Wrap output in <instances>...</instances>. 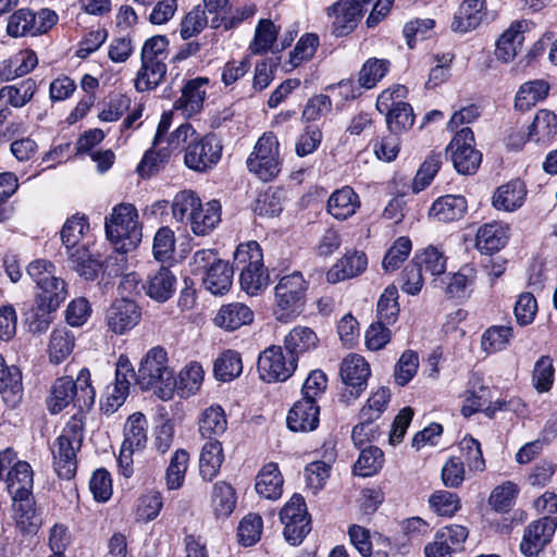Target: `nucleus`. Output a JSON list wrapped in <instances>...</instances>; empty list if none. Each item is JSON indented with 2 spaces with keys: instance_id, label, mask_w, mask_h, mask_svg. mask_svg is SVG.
Instances as JSON below:
<instances>
[{
  "instance_id": "nucleus-1",
  "label": "nucleus",
  "mask_w": 557,
  "mask_h": 557,
  "mask_svg": "<svg viewBox=\"0 0 557 557\" xmlns=\"http://www.w3.org/2000/svg\"><path fill=\"white\" fill-rule=\"evenodd\" d=\"M104 226L107 237L116 250L110 260L124 262L125 255L137 247L143 236L136 208L129 203L115 206L110 216L106 219Z\"/></svg>"
},
{
  "instance_id": "nucleus-2",
  "label": "nucleus",
  "mask_w": 557,
  "mask_h": 557,
  "mask_svg": "<svg viewBox=\"0 0 557 557\" xmlns=\"http://www.w3.org/2000/svg\"><path fill=\"white\" fill-rule=\"evenodd\" d=\"M84 418L82 413L73 414L51 447L53 468L60 479L71 480L76 473V453L84 440Z\"/></svg>"
},
{
  "instance_id": "nucleus-3",
  "label": "nucleus",
  "mask_w": 557,
  "mask_h": 557,
  "mask_svg": "<svg viewBox=\"0 0 557 557\" xmlns=\"http://www.w3.org/2000/svg\"><path fill=\"white\" fill-rule=\"evenodd\" d=\"M71 403L83 413L84 409L90 408L95 403V391L90 383V372L82 369L76 377L62 376L55 380L48 399V409L51 413L61 412Z\"/></svg>"
},
{
  "instance_id": "nucleus-4",
  "label": "nucleus",
  "mask_w": 557,
  "mask_h": 557,
  "mask_svg": "<svg viewBox=\"0 0 557 557\" xmlns=\"http://www.w3.org/2000/svg\"><path fill=\"white\" fill-rule=\"evenodd\" d=\"M136 384L143 391L153 389L164 400L171 399L175 391L173 370L168 366V354L161 347H153L143 358Z\"/></svg>"
},
{
  "instance_id": "nucleus-5",
  "label": "nucleus",
  "mask_w": 557,
  "mask_h": 557,
  "mask_svg": "<svg viewBox=\"0 0 557 557\" xmlns=\"http://www.w3.org/2000/svg\"><path fill=\"white\" fill-rule=\"evenodd\" d=\"M169 58V40L165 36L157 35L144 42L140 59L141 66L135 79L138 91L156 88L166 74Z\"/></svg>"
},
{
  "instance_id": "nucleus-6",
  "label": "nucleus",
  "mask_w": 557,
  "mask_h": 557,
  "mask_svg": "<svg viewBox=\"0 0 557 557\" xmlns=\"http://www.w3.org/2000/svg\"><path fill=\"white\" fill-rule=\"evenodd\" d=\"M308 283L295 271L280 278L274 287V315L280 322H289L300 314L306 302Z\"/></svg>"
},
{
  "instance_id": "nucleus-7",
  "label": "nucleus",
  "mask_w": 557,
  "mask_h": 557,
  "mask_svg": "<svg viewBox=\"0 0 557 557\" xmlns=\"http://www.w3.org/2000/svg\"><path fill=\"white\" fill-rule=\"evenodd\" d=\"M248 170L260 180L269 182L281 172L280 144L272 133H264L247 159Z\"/></svg>"
},
{
  "instance_id": "nucleus-8",
  "label": "nucleus",
  "mask_w": 557,
  "mask_h": 557,
  "mask_svg": "<svg viewBox=\"0 0 557 557\" xmlns=\"http://www.w3.org/2000/svg\"><path fill=\"white\" fill-rule=\"evenodd\" d=\"M406 92L405 86L397 85L382 91L376 99V109L381 113H386L388 129L394 134L410 128L414 122L411 106L396 100L405 97Z\"/></svg>"
},
{
  "instance_id": "nucleus-9",
  "label": "nucleus",
  "mask_w": 557,
  "mask_h": 557,
  "mask_svg": "<svg viewBox=\"0 0 557 557\" xmlns=\"http://www.w3.org/2000/svg\"><path fill=\"white\" fill-rule=\"evenodd\" d=\"M222 145L214 134L194 137L184 147V163L195 172L203 173L218 164L222 157Z\"/></svg>"
},
{
  "instance_id": "nucleus-10",
  "label": "nucleus",
  "mask_w": 557,
  "mask_h": 557,
  "mask_svg": "<svg viewBox=\"0 0 557 557\" xmlns=\"http://www.w3.org/2000/svg\"><path fill=\"white\" fill-rule=\"evenodd\" d=\"M57 21L58 15L49 9H20L9 17L7 32L11 37L37 36L47 33Z\"/></svg>"
},
{
  "instance_id": "nucleus-11",
  "label": "nucleus",
  "mask_w": 557,
  "mask_h": 557,
  "mask_svg": "<svg viewBox=\"0 0 557 557\" xmlns=\"http://www.w3.org/2000/svg\"><path fill=\"white\" fill-rule=\"evenodd\" d=\"M373 0H338L326 9L332 18V32L342 37L350 34L360 22Z\"/></svg>"
},
{
  "instance_id": "nucleus-12",
  "label": "nucleus",
  "mask_w": 557,
  "mask_h": 557,
  "mask_svg": "<svg viewBox=\"0 0 557 557\" xmlns=\"http://www.w3.org/2000/svg\"><path fill=\"white\" fill-rule=\"evenodd\" d=\"M370 373V366L363 357L356 354L345 357L339 371L344 384L342 399L346 403L357 399L366 389Z\"/></svg>"
},
{
  "instance_id": "nucleus-13",
  "label": "nucleus",
  "mask_w": 557,
  "mask_h": 557,
  "mask_svg": "<svg viewBox=\"0 0 557 557\" xmlns=\"http://www.w3.org/2000/svg\"><path fill=\"white\" fill-rule=\"evenodd\" d=\"M455 169L461 174L474 173L482 160L480 151L474 149V134L469 127L456 133L447 147Z\"/></svg>"
},
{
  "instance_id": "nucleus-14",
  "label": "nucleus",
  "mask_w": 557,
  "mask_h": 557,
  "mask_svg": "<svg viewBox=\"0 0 557 557\" xmlns=\"http://www.w3.org/2000/svg\"><path fill=\"white\" fill-rule=\"evenodd\" d=\"M296 368V358L285 357L281 346H270L259 355L258 372L260 379L264 382H284L294 373Z\"/></svg>"
},
{
  "instance_id": "nucleus-15",
  "label": "nucleus",
  "mask_w": 557,
  "mask_h": 557,
  "mask_svg": "<svg viewBox=\"0 0 557 557\" xmlns=\"http://www.w3.org/2000/svg\"><path fill=\"white\" fill-rule=\"evenodd\" d=\"M557 529V520L549 516L530 523L520 544L521 553L527 557L536 556L550 542Z\"/></svg>"
},
{
  "instance_id": "nucleus-16",
  "label": "nucleus",
  "mask_w": 557,
  "mask_h": 557,
  "mask_svg": "<svg viewBox=\"0 0 557 557\" xmlns=\"http://www.w3.org/2000/svg\"><path fill=\"white\" fill-rule=\"evenodd\" d=\"M140 315V309L133 300L116 299L106 312V323L111 332L123 335L139 323Z\"/></svg>"
},
{
  "instance_id": "nucleus-17",
  "label": "nucleus",
  "mask_w": 557,
  "mask_h": 557,
  "mask_svg": "<svg viewBox=\"0 0 557 557\" xmlns=\"http://www.w3.org/2000/svg\"><path fill=\"white\" fill-rule=\"evenodd\" d=\"M209 84L207 77L187 81L182 87L181 97L174 102V109L187 117L198 114L203 108Z\"/></svg>"
},
{
  "instance_id": "nucleus-18",
  "label": "nucleus",
  "mask_w": 557,
  "mask_h": 557,
  "mask_svg": "<svg viewBox=\"0 0 557 557\" xmlns=\"http://www.w3.org/2000/svg\"><path fill=\"white\" fill-rule=\"evenodd\" d=\"M319 414L320 407L317 401L300 398L287 413V426L293 432L314 431L320 422Z\"/></svg>"
},
{
  "instance_id": "nucleus-19",
  "label": "nucleus",
  "mask_w": 557,
  "mask_h": 557,
  "mask_svg": "<svg viewBox=\"0 0 557 557\" xmlns=\"http://www.w3.org/2000/svg\"><path fill=\"white\" fill-rule=\"evenodd\" d=\"M176 283L175 274L169 268L160 267L147 276L143 288L154 301L165 302L174 295Z\"/></svg>"
},
{
  "instance_id": "nucleus-20",
  "label": "nucleus",
  "mask_w": 557,
  "mask_h": 557,
  "mask_svg": "<svg viewBox=\"0 0 557 557\" xmlns=\"http://www.w3.org/2000/svg\"><path fill=\"white\" fill-rule=\"evenodd\" d=\"M527 196V187L520 180H511L496 188L492 205L496 210L513 212L521 208Z\"/></svg>"
},
{
  "instance_id": "nucleus-21",
  "label": "nucleus",
  "mask_w": 557,
  "mask_h": 557,
  "mask_svg": "<svg viewBox=\"0 0 557 557\" xmlns=\"http://www.w3.org/2000/svg\"><path fill=\"white\" fill-rule=\"evenodd\" d=\"M319 343L317 333L306 325L294 326L283 339L285 350L290 357H295L296 361L299 357L317 349Z\"/></svg>"
},
{
  "instance_id": "nucleus-22",
  "label": "nucleus",
  "mask_w": 557,
  "mask_h": 557,
  "mask_svg": "<svg viewBox=\"0 0 557 557\" xmlns=\"http://www.w3.org/2000/svg\"><path fill=\"white\" fill-rule=\"evenodd\" d=\"M524 28L525 24L517 21L500 35L495 48V57L498 61L509 63L515 60L524 41Z\"/></svg>"
},
{
  "instance_id": "nucleus-23",
  "label": "nucleus",
  "mask_w": 557,
  "mask_h": 557,
  "mask_svg": "<svg viewBox=\"0 0 557 557\" xmlns=\"http://www.w3.org/2000/svg\"><path fill=\"white\" fill-rule=\"evenodd\" d=\"M335 459L334 445L325 443L322 447V459L312 461L305 468V476L309 488L318 492L325 485Z\"/></svg>"
},
{
  "instance_id": "nucleus-24",
  "label": "nucleus",
  "mask_w": 557,
  "mask_h": 557,
  "mask_svg": "<svg viewBox=\"0 0 557 557\" xmlns=\"http://www.w3.org/2000/svg\"><path fill=\"white\" fill-rule=\"evenodd\" d=\"M368 264L367 256L363 252L354 251L344 255L326 273V281L330 284L355 277L361 274Z\"/></svg>"
},
{
  "instance_id": "nucleus-25",
  "label": "nucleus",
  "mask_w": 557,
  "mask_h": 557,
  "mask_svg": "<svg viewBox=\"0 0 557 557\" xmlns=\"http://www.w3.org/2000/svg\"><path fill=\"white\" fill-rule=\"evenodd\" d=\"M34 472L30 465L26 461H17L9 471L7 482L8 491L13 502L30 498Z\"/></svg>"
},
{
  "instance_id": "nucleus-26",
  "label": "nucleus",
  "mask_w": 557,
  "mask_h": 557,
  "mask_svg": "<svg viewBox=\"0 0 557 557\" xmlns=\"http://www.w3.org/2000/svg\"><path fill=\"white\" fill-rule=\"evenodd\" d=\"M88 231L89 224L85 215L75 214L65 221L61 231V240L66 249V255L78 250L81 247H88Z\"/></svg>"
},
{
  "instance_id": "nucleus-27",
  "label": "nucleus",
  "mask_w": 557,
  "mask_h": 557,
  "mask_svg": "<svg viewBox=\"0 0 557 557\" xmlns=\"http://www.w3.org/2000/svg\"><path fill=\"white\" fill-rule=\"evenodd\" d=\"M221 222V205L218 200L200 203L189 221L191 232L197 236L210 234Z\"/></svg>"
},
{
  "instance_id": "nucleus-28",
  "label": "nucleus",
  "mask_w": 557,
  "mask_h": 557,
  "mask_svg": "<svg viewBox=\"0 0 557 557\" xmlns=\"http://www.w3.org/2000/svg\"><path fill=\"white\" fill-rule=\"evenodd\" d=\"M253 320L252 310L243 302H231L222 306L214 317V323L226 331H234Z\"/></svg>"
},
{
  "instance_id": "nucleus-29",
  "label": "nucleus",
  "mask_w": 557,
  "mask_h": 557,
  "mask_svg": "<svg viewBox=\"0 0 557 557\" xmlns=\"http://www.w3.org/2000/svg\"><path fill=\"white\" fill-rule=\"evenodd\" d=\"M75 345L76 338L72 331L65 326L54 329L47 346L49 361L53 364L66 361L73 354Z\"/></svg>"
},
{
  "instance_id": "nucleus-30",
  "label": "nucleus",
  "mask_w": 557,
  "mask_h": 557,
  "mask_svg": "<svg viewBox=\"0 0 557 557\" xmlns=\"http://www.w3.org/2000/svg\"><path fill=\"white\" fill-rule=\"evenodd\" d=\"M467 209L468 203L463 196L446 195L433 202L430 215L441 222H454L460 220Z\"/></svg>"
},
{
  "instance_id": "nucleus-31",
  "label": "nucleus",
  "mask_w": 557,
  "mask_h": 557,
  "mask_svg": "<svg viewBox=\"0 0 557 557\" xmlns=\"http://www.w3.org/2000/svg\"><path fill=\"white\" fill-rule=\"evenodd\" d=\"M359 207V196L349 186L335 190L327 200V211L337 220L350 218Z\"/></svg>"
},
{
  "instance_id": "nucleus-32",
  "label": "nucleus",
  "mask_w": 557,
  "mask_h": 557,
  "mask_svg": "<svg viewBox=\"0 0 557 557\" xmlns=\"http://www.w3.org/2000/svg\"><path fill=\"white\" fill-rule=\"evenodd\" d=\"M484 7V0H463L454 16L451 28L460 33L476 28L482 21Z\"/></svg>"
},
{
  "instance_id": "nucleus-33",
  "label": "nucleus",
  "mask_w": 557,
  "mask_h": 557,
  "mask_svg": "<svg viewBox=\"0 0 557 557\" xmlns=\"http://www.w3.org/2000/svg\"><path fill=\"white\" fill-rule=\"evenodd\" d=\"M283 482L278 466L269 462L262 467L257 475L256 491L267 499H277L282 495Z\"/></svg>"
},
{
  "instance_id": "nucleus-34",
  "label": "nucleus",
  "mask_w": 557,
  "mask_h": 557,
  "mask_svg": "<svg viewBox=\"0 0 557 557\" xmlns=\"http://www.w3.org/2000/svg\"><path fill=\"white\" fill-rule=\"evenodd\" d=\"M37 84L34 79L27 78L15 85H7L0 88V106L23 108L34 97Z\"/></svg>"
},
{
  "instance_id": "nucleus-35",
  "label": "nucleus",
  "mask_w": 557,
  "mask_h": 557,
  "mask_svg": "<svg viewBox=\"0 0 557 557\" xmlns=\"http://www.w3.org/2000/svg\"><path fill=\"white\" fill-rule=\"evenodd\" d=\"M507 242L506 228L498 223H487L476 232L475 247L481 252L492 255L500 250Z\"/></svg>"
},
{
  "instance_id": "nucleus-36",
  "label": "nucleus",
  "mask_w": 557,
  "mask_h": 557,
  "mask_svg": "<svg viewBox=\"0 0 557 557\" xmlns=\"http://www.w3.org/2000/svg\"><path fill=\"white\" fill-rule=\"evenodd\" d=\"M148 421L141 412H135L128 417L124 424L123 445L138 451L146 447L148 435Z\"/></svg>"
},
{
  "instance_id": "nucleus-37",
  "label": "nucleus",
  "mask_w": 557,
  "mask_h": 557,
  "mask_svg": "<svg viewBox=\"0 0 557 557\" xmlns=\"http://www.w3.org/2000/svg\"><path fill=\"white\" fill-rule=\"evenodd\" d=\"M37 295L39 308L45 312L55 311L67 297L65 281L55 276L49 281Z\"/></svg>"
},
{
  "instance_id": "nucleus-38",
  "label": "nucleus",
  "mask_w": 557,
  "mask_h": 557,
  "mask_svg": "<svg viewBox=\"0 0 557 557\" xmlns=\"http://www.w3.org/2000/svg\"><path fill=\"white\" fill-rule=\"evenodd\" d=\"M22 373L15 366H8L0 354V394L4 395L7 401L16 403L22 395Z\"/></svg>"
},
{
  "instance_id": "nucleus-39",
  "label": "nucleus",
  "mask_w": 557,
  "mask_h": 557,
  "mask_svg": "<svg viewBox=\"0 0 557 557\" xmlns=\"http://www.w3.org/2000/svg\"><path fill=\"white\" fill-rule=\"evenodd\" d=\"M223 459L222 444L219 441L207 442L199 458V472L202 479L212 481L219 473Z\"/></svg>"
},
{
  "instance_id": "nucleus-40",
  "label": "nucleus",
  "mask_w": 557,
  "mask_h": 557,
  "mask_svg": "<svg viewBox=\"0 0 557 557\" xmlns=\"http://www.w3.org/2000/svg\"><path fill=\"white\" fill-rule=\"evenodd\" d=\"M69 263L72 270H74L79 276L94 281L99 271L101 270L102 263L98 257L94 256L89 251V247L79 248L67 255Z\"/></svg>"
},
{
  "instance_id": "nucleus-41",
  "label": "nucleus",
  "mask_w": 557,
  "mask_h": 557,
  "mask_svg": "<svg viewBox=\"0 0 557 557\" xmlns=\"http://www.w3.org/2000/svg\"><path fill=\"white\" fill-rule=\"evenodd\" d=\"M233 274V267L221 260L203 276L202 283L213 295H222L232 286Z\"/></svg>"
},
{
  "instance_id": "nucleus-42",
  "label": "nucleus",
  "mask_w": 557,
  "mask_h": 557,
  "mask_svg": "<svg viewBox=\"0 0 557 557\" xmlns=\"http://www.w3.org/2000/svg\"><path fill=\"white\" fill-rule=\"evenodd\" d=\"M227 429V420L223 408L212 405L203 410L199 419V432L201 436L213 438L222 435Z\"/></svg>"
},
{
  "instance_id": "nucleus-43",
  "label": "nucleus",
  "mask_w": 557,
  "mask_h": 557,
  "mask_svg": "<svg viewBox=\"0 0 557 557\" xmlns=\"http://www.w3.org/2000/svg\"><path fill=\"white\" fill-rule=\"evenodd\" d=\"M549 91V85L543 79H536L522 84L516 95L515 106L519 110H529L539 101L544 100Z\"/></svg>"
},
{
  "instance_id": "nucleus-44",
  "label": "nucleus",
  "mask_w": 557,
  "mask_h": 557,
  "mask_svg": "<svg viewBox=\"0 0 557 557\" xmlns=\"http://www.w3.org/2000/svg\"><path fill=\"white\" fill-rule=\"evenodd\" d=\"M513 338V330L509 325H492L481 336V348L486 354H496L508 347Z\"/></svg>"
},
{
  "instance_id": "nucleus-45",
  "label": "nucleus",
  "mask_w": 557,
  "mask_h": 557,
  "mask_svg": "<svg viewBox=\"0 0 557 557\" xmlns=\"http://www.w3.org/2000/svg\"><path fill=\"white\" fill-rule=\"evenodd\" d=\"M202 380V367L197 362H191L180 371L175 379V389L182 397H189L200 388Z\"/></svg>"
},
{
  "instance_id": "nucleus-46",
  "label": "nucleus",
  "mask_w": 557,
  "mask_h": 557,
  "mask_svg": "<svg viewBox=\"0 0 557 557\" xmlns=\"http://www.w3.org/2000/svg\"><path fill=\"white\" fill-rule=\"evenodd\" d=\"M239 270L240 287L248 295L256 296L268 287L270 282V275L263 265L242 268Z\"/></svg>"
},
{
  "instance_id": "nucleus-47",
  "label": "nucleus",
  "mask_w": 557,
  "mask_h": 557,
  "mask_svg": "<svg viewBox=\"0 0 557 557\" xmlns=\"http://www.w3.org/2000/svg\"><path fill=\"white\" fill-rule=\"evenodd\" d=\"M277 34V28L271 20H260L249 45V51L252 54L267 53L276 41Z\"/></svg>"
},
{
  "instance_id": "nucleus-48",
  "label": "nucleus",
  "mask_w": 557,
  "mask_h": 557,
  "mask_svg": "<svg viewBox=\"0 0 557 557\" xmlns=\"http://www.w3.org/2000/svg\"><path fill=\"white\" fill-rule=\"evenodd\" d=\"M214 375L222 382L232 381L243 371L240 355L235 350H225L214 362Z\"/></svg>"
},
{
  "instance_id": "nucleus-49",
  "label": "nucleus",
  "mask_w": 557,
  "mask_h": 557,
  "mask_svg": "<svg viewBox=\"0 0 557 557\" xmlns=\"http://www.w3.org/2000/svg\"><path fill=\"white\" fill-rule=\"evenodd\" d=\"M474 281V269L469 265L462 267L457 273L448 277L445 293L449 298H466L469 296V287L473 285Z\"/></svg>"
},
{
  "instance_id": "nucleus-50",
  "label": "nucleus",
  "mask_w": 557,
  "mask_h": 557,
  "mask_svg": "<svg viewBox=\"0 0 557 557\" xmlns=\"http://www.w3.org/2000/svg\"><path fill=\"white\" fill-rule=\"evenodd\" d=\"M389 65L391 63L386 59H368L359 71V85L367 89L373 88L386 75Z\"/></svg>"
},
{
  "instance_id": "nucleus-51",
  "label": "nucleus",
  "mask_w": 557,
  "mask_h": 557,
  "mask_svg": "<svg viewBox=\"0 0 557 557\" xmlns=\"http://www.w3.org/2000/svg\"><path fill=\"white\" fill-rule=\"evenodd\" d=\"M384 463V453L379 447L370 446L361 450L355 462L354 473L359 476H371L377 473Z\"/></svg>"
},
{
  "instance_id": "nucleus-52",
  "label": "nucleus",
  "mask_w": 557,
  "mask_h": 557,
  "mask_svg": "<svg viewBox=\"0 0 557 557\" xmlns=\"http://www.w3.org/2000/svg\"><path fill=\"white\" fill-rule=\"evenodd\" d=\"M557 133V116L549 110H540L531 126L529 127V137L535 136L536 141L549 140Z\"/></svg>"
},
{
  "instance_id": "nucleus-53",
  "label": "nucleus",
  "mask_w": 557,
  "mask_h": 557,
  "mask_svg": "<svg viewBox=\"0 0 557 557\" xmlns=\"http://www.w3.org/2000/svg\"><path fill=\"white\" fill-rule=\"evenodd\" d=\"M519 487L511 481L497 485L488 497V504L499 512H507L515 505Z\"/></svg>"
},
{
  "instance_id": "nucleus-54",
  "label": "nucleus",
  "mask_w": 557,
  "mask_h": 557,
  "mask_svg": "<svg viewBox=\"0 0 557 557\" xmlns=\"http://www.w3.org/2000/svg\"><path fill=\"white\" fill-rule=\"evenodd\" d=\"M189 455L185 449H177L171 457L165 473L166 485L170 490H177L183 485Z\"/></svg>"
},
{
  "instance_id": "nucleus-55",
  "label": "nucleus",
  "mask_w": 557,
  "mask_h": 557,
  "mask_svg": "<svg viewBox=\"0 0 557 557\" xmlns=\"http://www.w3.org/2000/svg\"><path fill=\"white\" fill-rule=\"evenodd\" d=\"M212 505L218 517L230 516L236 505L233 487L225 482H218L213 487Z\"/></svg>"
},
{
  "instance_id": "nucleus-56",
  "label": "nucleus",
  "mask_w": 557,
  "mask_h": 557,
  "mask_svg": "<svg viewBox=\"0 0 557 557\" xmlns=\"http://www.w3.org/2000/svg\"><path fill=\"white\" fill-rule=\"evenodd\" d=\"M398 290L394 285L387 286L377 302L379 322L394 324L399 313Z\"/></svg>"
},
{
  "instance_id": "nucleus-57",
  "label": "nucleus",
  "mask_w": 557,
  "mask_h": 557,
  "mask_svg": "<svg viewBox=\"0 0 557 557\" xmlns=\"http://www.w3.org/2000/svg\"><path fill=\"white\" fill-rule=\"evenodd\" d=\"M234 263L238 269L263 265V253L260 245L256 240L238 245L234 253Z\"/></svg>"
},
{
  "instance_id": "nucleus-58",
  "label": "nucleus",
  "mask_w": 557,
  "mask_h": 557,
  "mask_svg": "<svg viewBox=\"0 0 557 557\" xmlns=\"http://www.w3.org/2000/svg\"><path fill=\"white\" fill-rule=\"evenodd\" d=\"M200 203V199L191 190H183L173 199L172 213L173 218L178 222L191 220L193 213Z\"/></svg>"
},
{
  "instance_id": "nucleus-59",
  "label": "nucleus",
  "mask_w": 557,
  "mask_h": 557,
  "mask_svg": "<svg viewBox=\"0 0 557 557\" xmlns=\"http://www.w3.org/2000/svg\"><path fill=\"white\" fill-rule=\"evenodd\" d=\"M389 391L386 387H380L368 399L367 404L359 412V419L373 423L384 412L389 400Z\"/></svg>"
},
{
  "instance_id": "nucleus-60",
  "label": "nucleus",
  "mask_w": 557,
  "mask_h": 557,
  "mask_svg": "<svg viewBox=\"0 0 557 557\" xmlns=\"http://www.w3.org/2000/svg\"><path fill=\"white\" fill-rule=\"evenodd\" d=\"M16 527L23 533H35L38 528V518L35 515L30 498L13 502Z\"/></svg>"
},
{
  "instance_id": "nucleus-61",
  "label": "nucleus",
  "mask_w": 557,
  "mask_h": 557,
  "mask_svg": "<svg viewBox=\"0 0 557 557\" xmlns=\"http://www.w3.org/2000/svg\"><path fill=\"white\" fill-rule=\"evenodd\" d=\"M206 12L200 5H196L184 16L180 29L183 39H189L203 30L210 22Z\"/></svg>"
},
{
  "instance_id": "nucleus-62",
  "label": "nucleus",
  "mask_w": 557,
  "mask_h": 557,
  "mask_svg": "<svg viewBox=\"0 0 557 557\" xmlns=\"http://www.w3.org/2000/svg\"><path fill=\"white\" fill-rule=\"evenodd\" d=\"M412 248L411 240L401 236L395 240L393 246L387 250L382 268L387 272H393L407 259Z\"/></svg>"
},
{
  "instance_id": "nucleus-63",
  "label": "nucleus",
  "mask_w": 557,
  "mask_h": 557,
  "mask_svg": "<svg viewBox=\"0 0 557 557\" xmlns=\"http://www.w3.org/2000/svg\"><path fill=\"white\" fill-rule=\"evenodd\" d=\"M420 268L424 267L425 271L430 272L431 275H441L446 269V258L443 252L434 246H429L417 252L413 258Z\"/></svg>"
},
{
  "instance_id": "nucleus-64",
  "label": "nucleus",
  "mask_w": 557,
  "mask_h": 557,
  "mask_svg": "<svg viewBox=\"0 0 557 557\" xmlns=\"http://www.w3.org/2000/svg\"><path fill=\"white\" fill-rule=\"evenodd\" d=\"M555 369L548 356H542L534 364L532 382L540 393L548 392L554 383Z\"/></svg>"
}]
</instances>
